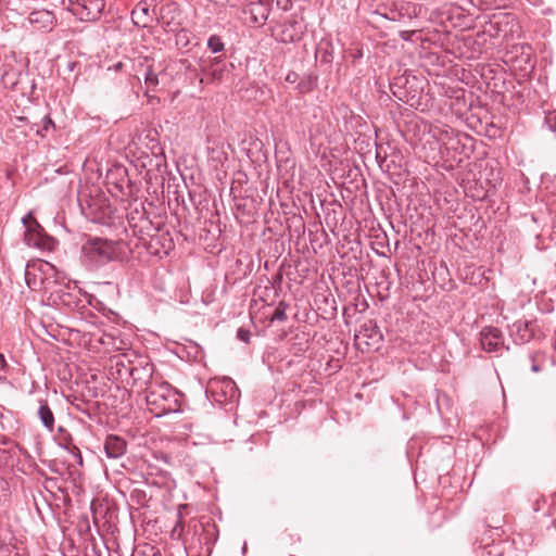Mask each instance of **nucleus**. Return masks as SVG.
Wrapping results in <instances>:
<instances>
[{
  "label": "nucleus",
  "instance_id": "f257e3e1",
  "mask_svg": "<svg viewBox=\"0 0 556 556\" xmlns=\"http://www.w3.org/2000/svg\"><path fill=\"white\" fill-rule=\"evenodd\" d=\"M146 402L150 413L155 417L180 412V393L167 382L151 383L147 387Z\"/></svg>",
  "mask_w": 556,
  "mask_h": 556
},
{
  "label": "nucleus",
  "instance_id": "f03ea898",
  "mask_svg": "<svg viewBox=\"0 0 556 556\" xmlns=\"http://www.w3.org/2000/svg\"><path fill=\"white\" fill-rule=\"evenodd\" d=\"M121 254V244L104 238H88L81 245V258L91 269H97L118 260Z\"/></svg>",
  "mask_w": 556,
  "mask_h": 556
},
{
  "label": "nucleus",
  "instance_id": "7ed1b4c3",
  "mask_svg": "<svg viewBox=\"0 0 556 556\" xmlns=\"http://www.w3.org/2000/svg\"><path fill=\"white\" fill-rule=\"evenodd\" d=\"M207 390L213 400L220 404L235 402L239 397V389L235 381L228 377L210 381Z\"/></svg>",
  "mask_w": 556,
  "mask_h": 556
},
{
  "label": "nucleus",
  "instance_id": "20e7f679",
  "mask_svg": "<svg viewBox=\"0 0 556 556\" xmlns=\"http://www.w3.org/2000/svg\"><path fill=\"white\" fill-rule=\"evenodd\" d=\"M72 12L78 16L80 21L93 22L100 18L105 2L104 0H71Z\"/></svg>",
  "mask_w": 556,
  "mask_h": 556
},
{
  "label": "nucleus",
  "instance_id": "39448f33",
  "mask_svg": "<svg viewBox=\"0 0 556 556\" xmlns=\"http://www.w3.org/2000/svg\"><path fill=\"white\" fill-rule=\"evenodd\" d=\"M24 242L28 247L46 251H53L56 245L55 239L47 235L38 222H34V225L25 230Z\"/></svg>",
  "mask_w": 556,
  "mask_h": 556
},
{
  "label": "nucleus",
  "instance_id": "423d86ee",
  "mask_svg": "<svg viewBox=\"0 0 556 556\" xmlns=\"http://www.w3.org/2000/svg\"><path fill=\"white\" fill-rule=\"evenodd\" d=\"M116 366H122L125 372L131 377L134 386L149 387L151 383H154L152 381L154 366L148 361L139 362V364L135 366H126L123 362H117Z\"/></svg>",
  "mask_w": 556,
  "mask_h": 556
},
{
  "label": "nucleus",
  "instance_id": "0eeeda50",
  "mask_svg": "<svg viewBox=\"0 0 556 556\" xmlns=\"http://www.w3.org/2000/svg\"><path fill=\"white\" fill-rule=\"evenodd\" d=\"M228 65L227 61L222 56H210L201 60L200 70L204 75L210 77L212 81H220L229 72Z\"/></svg>",
  "mask_w": 556,
  "mask_h": 556
},
{
  "label": "nucleus",
  "instance_id": "6e6552de",
  "mask_svg": "<svg viewBox=\"0 0 556 556\" xmlns=\"http://www.w3.org/2000/svg\"><path fill=\"white\" fill-rule=\"evenodd\" d=\"M383 337L380 328L376 323L369 320L365 323L358 333L355 336L356 343L361 346L365 344L367 348H379Z\"/></svg>",
  "mask_w": 556,
  "mask_h": 556
},
{
  "label": "nucleus",
  "instance_id": "1a4fd4ad",
  "mask_svg": "<svg viewBox=\"0 0 556 556\" xmlns=\"http://www.w3.org/2000/svg\"><path fill=\"white\" fill-rule=\"evenodd\" d=\"M538 325L532 320H517L510 327V336L515 343L525 344L535 337Z\"/></svg>",
  "mask_w": 556,
  "mask_h": 556
},
{
  "label": "nucleus",
  "instance_id": "9d476101",
  "mask_svg": "<svg viewBox=\"0 0 556 556\" xmlns=\"http://www.w3.org/2000/svg\"><path fill=\"white\" fill-rule=\"evenodd\" d=\"M480 343L484 351L496 352L504 346L503 333L495 327H484L480 332Z\"/></svg>",
  "mask_w": 556,
  "mask_h": 556
},
{
  "label": "nucleus",
  "instance_id": "9b49d317",
  "mask_svg": "<svg viewBox=\"0 0 556 556\" xmlns=\"http://www.w3.org/2000/svg\"><path fill=\"white\" fill-rule=\"evenodd\" d=\"M126 446V441L123 438L115 434L108 435L104 442V450L106 456L114 459L119 458L125 454Z\"/></svg>",
  "mask_w": 556,
  "mask_h": 556
},
{
  "label": "nucleus",
  "instance_id": "f8f14e48",
  "mask_svg": "<svg viewBox=\"0 0 556 556\" xmlns=\"http://www.w3.org/2000/svg\"><path fill=\"white\" fill-rule=\"evenodd\" d=\"M248 12L254 25L263 26L269 16L270 9L263 0H256L249 4Z\"/></svg>",
  "mask_w": 556,
  "mask_h": 556
},
{
  "label": "nucleus",
  "instance_id": "ddd939ff",
  "mask_svg": "<svg viewBox=\"0 0 556 556\" xmlns=\"http://www.w3.org/2000/svg\"><path fill=\"white\" fill-rule=\"evenodd\" d=\"M29 23L37 25L38 28L49 29L53 25L54 14L48 10H38L29 14Z\"/></svg>",
  "mask_w": 556,
  "mask_h": 556
},
{
  "label": "nucleus",
  "instance_id": "4468645a",
  "mask_svg": "<svg viewBox=\"0 0 556 556\" xmlns=\"http://www.w3.org/2000/svg\"><path fill=\"white\" fill-rule=\"evenodd\" d=\"M131 18L137 26L147 27L152 20L150 9L146 2H140L131 12Z\"/></svg>",
  "mask_w": 556,
  "mask_h": 556
},
{
  "label": "nucleus",
  "instance_id": "2eb2a0df",
  "mask_svg": "<svg viewBox=\"0 0 556 556\" xmlns=\"http://www.w3.org/2000/svg\"><path fill=\"white\" fill-rule=\"evenodd\" d=\"M38 416L42 422V425L49 430L52 431L54 428V415L47 403H42L38 408Z\"/></svg>",
  "mask_w": 556,
  "mask_h": 556
},
{
  "label": "nucleus",
  "instance_id": "dca6fc26",
  "mask_svg": "<svg viewBox=\"0 0 556 556\" xmlns=\"http://www.w3.org/2000/svg\"><path fill=\"white\" fill-rule=\"evenodd\" d=\"M295 23L290 25H285L283 29L279 35V40L282 42H294L300 39L299 33L294 29Z\"/></svg>",
  "mask_w": 556,
  "mask_h": 556
},
{
  "label": "nucleus",
  "instance_id": "f3484780",
  "mask_svg": "<svg viewBox=\"0 0 556 556\" xmlns=\"http://www.w3.org/2000/svg\"><path fill=\"white\" fill-rule=\"evenodd\" d=\"M150 67H153V60L149 56L140 55L132 60V68L137 74L141 72L144 74V72Z\"/></svg>",
  "mask_w": 556,
  "mask_h": 556
},
{
  "label": "nucleus",
  "instance_id": "a211bd4d",
  "mask_svg": "<svg viewBox=\"0 0 556 556\" xmlns=\"http://www.w3.org/2000/svg\"><path fill=\"white\" fill-rule=\"evenodd\" d=\"M143 77L147 86L146 94H148L150 91H153L159 85V78L157 74L153 71V67L148 68L144 72Z\"/></svg>",
  "mask_w": 556,
  "mask_h": 556
},
{
  "label": "nucleus",
  "instance_id": "6ab92c4d",
  "mask_svg": "<svg viewBox=\"0 0 556 556\" xmlns=\"http://www.w3.org/2000/svg\"><path fill=\"white\" fill-rule=\"evenodd\" d=\"M207 48L213 52V53H218V52H222L225 48V45L222 40V38L217 35H213L208 38L207 40Z\"/></svg>",
  "mask_w": 556,
  "mask_h": 556
},
{
  "label": "nucleus",
  "instance_id": "aec40b11",
  "mask_svg": "<svg viewBox=\"0 0 556 556\" xmlns=\"http://www.w3.org/2000/svg\"><path fill=\"white\" fill-rule=\"evenodd\" d=\"M115 173L121 176L119 182L116 184V188H118L119 191H123L124 186H128L129 180L127 179V170L123 166H118L115 168Z\"/></svg>",
  "mask_w": 556,
  "mask_h": 556
},
{
  "label": "nucleus",
  "instance_id": "412c9836",
  "mask_svg": "<svg viewBox=\"0 0 556 556\" xmlns=\"http://www.w3.org/2000/svg\"><path fill=\"white\" fill-rule=\"evenodd\" d=\"M286 311H287V305L283 302H280L274 311L271 320H279V321L286 320L287 319Z\"/></svg>",
  "mask_w": 556,
  "mask_h": 556
},
{
  "label": "nucleus",
  "instance_id": "4be33fe9",
  "mask_svg": "<svg viewBox=\"0 0 556 556\" xmlns=\"http://www.w3.org/2000/svg\"><path fill=\"white\" fill-rule=\"evenodd\" d=\"M53 127H54V123H53L52 118L50 117V115H45V117L42 118V127H41V129L37 130V135H39L40 137H45L46 134L49 131V129L53 128Z\"/></svg>",
  "mask_w": 556,
  "mask_h": 556
},
{
  "label": "nucleus",
  "instance_id": "5701e85b",
  "mask_svg": "<svg viewBox=\"0 0 556 556\" xmlns=\"http://www.w3.org/2000/svg\"><path fill=\"white\" fill-rule=\"evenodd\" d=\"M543 358V355L539 352L529 354V361L531 362V370L533 372H540L541 366L539 362Z\"/></svg>",
  "mask_w": 556,
  "mask_h": 556
},
{
  "label": "nucleus",
  "instance_id": "b1692460",
  "mask_svg": "<svg viewBox=\"0 0 556 556\" xmlns=\"http://www.w3.org/2000/svg\"><path fill=\"white\" fill-rule=\"evenodd\" d=\"M545 125L548 130L556 134V110L551 111L545 115Z\"/></svg>",
  "mask_w": 556,
  "mask_h": 556
},
{
  "label": "nucleus",
  "instance_id": "393cba45",
  "mask_svg": "<svg viewBox=\"0 0 556 556\" xmlns=\"http://www.w3.org/2000/svg\"><path fill=\"white\" fill-rule=\"evenodd\" d=\"M184 523L181 518L179 517L174 528L170 531V538L175 540H180L182 536Z\"/></svg>",
  "mask_w": 556,
  "mask_h": 556
},
{
  "label": "nucleus",
  "instance_id": "a878e982",
  "mask_svg": "<svg viewBox=\"0 0 556 556\" xmlns=\"http://www.w3.org/2000/svg\"><path fill=\"white\" fill-rule=\"evenodd\" d=\"M31 267L33 266H30V264H27L26 269H25V280L29 288L36 289L37 281H36L35 275H33V273L30 271Z\"/></svg>",
  "mask_w": 556,
  "mask_h": 556
},
{
  "label": "nucleus",
  "instance_id": "bb28decb",
  "mask_svg": "<svg viewBox=\"0 0 556 556\" xmlns=\"http://www.w3.org/2000/svg\"><path fill=\"white\" fill-rule=\"evenodd\" d=\"M215 5L226 9V8H237L238 7V0H210Z\"/></svg>",
  "mask_w": 556,
  "mask_h": 556
},
{
  "label": "nucleus",
  "instance_id": "cd10ccee",
  "mask_svg": "<svg viewBox=\"0 0 556 556\" xmlns=\"http://www.w3.org/2000/svg\"><path fill=\"white\" fill-rule=\"evenodd\" d=\"M237 338L240 341L248 343L249 340H250V331L245 330L243 328H239L238 331H237Z\"/></svg>",
  "mask_w": 556,
  "mask_h": 556
},
{
  "label": "nucleus",
  "instance_id": "c85d7f7f",
  "mask_svg": "<svg viewBox=\"0 0 556 556\" xmlns=\"http://www.w3.org/2000/svg\"><path fill=\"white\" fill-rule=\"evenodd\" d=\"M34 222H37V219L33 216L31 213H28L26 216H24L22 223L25 226V230L30 227V225H34Z\"/></svg>",
  "mask_w": 556,
  "mask_h": 556
},
{
  "label": "nucleus",
  "instance_id": "c756f323",
  "mask_svg": "<svg viewBox=\"0 0 556 556\" xmlns=\"http://www.w3.org/2000/svg\"><path fill=\"white\" fill-rule=\"evenodd\" d=\"M9 370V364L5 361V357L2 353H0V374H7Z\"/></svg>",
  "mask_w": 556,
  "mask_h": 556
},
{
  "label": "nucleus",
  "instance_id": "7c9ffc66",
  "mask_svg": "<svg viewBox=\"0 0 556 556\" xmlns=\"http://www.w3.org/2000/svg\"><path fill=\"white\" fill-rule=\"evenodd\" d=\"M180 42H184L185 47L188 43V36H187V31H185V30H181L177 34V43L179 45Z\"/></svg>",
  "mask_w": 556,
  "mask_h": 556
},
{
  "label": "nucleus",
  "instance_id": "2f4dec72",
  "mask_svg": "<svg viewBox=\"0 0 556 556\" xmlns=\"http://www.w3.org/2000/svg\"><path fill=\"white\" fill-rule=\"evenodd\" d=\"M289 0H277V5L282 7L283 10H288Z\"/></svg>",
  "mask_w": 556,
  "mask_h": 556
},
{
  "label": "nucleus",
  "instance_id": "473e14b6",
  "mask_svg": "<svg viewBox=\"0 0 556 556\" xmlns=\"http://www.w3.org/2000/svg\"><path fill=\"white\" fill-rule=\"evenodd\" d=\"M124 64L122 62H117L116 64H114V70L115 71H121L123 68Z\"/></svg>",
  "mask_w": 556,
  "mask_h": 556
},
{
  "label": "nucleus",
  "instance_id": "72a5a7b5",
  "mask_svg": "<svg viewBox=\"0 0 556 556\" xmlns=\"http://www.w3.org/2000/svg\"><path fill=\"white\" fill-rule=\"evenodd\" d=\"M287 80H288V81H294L293 77H291V74H289V75L287 76Z\"/></svg>",
  "mask_w": 556,
  "mask_h": 556
},
{
  "label": "nucleus",
  "instance_id": "f704fd0d",
  "mask_svg": "<svg viewBox=\"0 0 556 556\" xmlns=\"http://www.w3.org/2000/svg\"><path fill=\"white\" fill-rule=\"evenodd\" d=\"M5 76H7V74H4V75L2 76V81H3L4 84H5Z\"/></svg>",
  "mask_w": 556,
  "mask_h": 556
}]
</instances>
